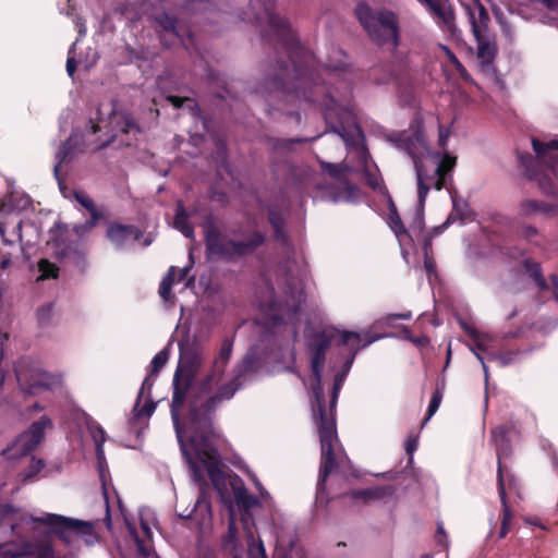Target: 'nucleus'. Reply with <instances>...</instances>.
<instances>
[{"label": "nucleus", "mask_w": 558, "mask_h": 558, "mask_svg": "<svg viewBox=\"0 0 558 558\" xmlns=\"http://www.w3.org/2000/svg\"><path fill=\"white\" fill-rule=\"evenodd\" d=\"M377 136H381V137H385L386 140H389V141H392V140H396L395 137H392L391 135H388L384 132H379L378 134H376ZM398 140H412L410 136H407V137H399Z\"/></svg>", "instance_id": "6e6d98bb"}, {"label": "nucleus", "mask_w": 558, "mask_h": 558, "mask_svg": "<svg viewBox=\"0 0 558 558\" xmlns=\"http://www.w3.org/2000/svg\"><path fill=\"white\" fill-rule=\"evenodd\" d=\"M306 276L305 262L283 255L276 270V282L267 280L257 295L258 340L247 351L231 378H226L223 371L231 356L233 342L229 338L223 339L211 372L199 387L192 390L193 444L199 439L206 440V433H214V411L221 402L230 400L247 377L257 374L264 366L284 362L292 355L291 343L296 337Z\"/></svg>", "instance_id": "f257e3e1"}, {"label": "nucleus", "mask_w": 558, "mask_h": 558, "mask_svg": "<svg viewBox=\"0 0 558 558\" xmlns=\"http://www.w3.org/2000/svg\"><path fill=\"white\" fill-rule=\"evenodd\" d=\"M150 374L146 376L144 379L142 387L138 392V397L136 400V403L134 404V408L132 410V415L130 417V422L134 424L136 421H140L142 418H148L153 415L156 409V403L153 402L149 399V392L154 385V381L151 380Z\"/></svg>", "instance_id": "4be33fe9"}, {"label": "nucleus", "mask_w": 558, "mask_h": 558, "mask_svg": "<svg viewBox=\"0 0 558 558\" xmlns=\"http://www.w3.org/2000/svg\"><path fill=\"white\" fill-rule=\"evenodd\" d=\"M355 13L373 43L377 45H397L398 22L392 12L372 10L365 3H360Z\"/></svg>", "instance_id": "f8f14e48"}, {"label": "nucleus", "mask_w": 558, "mask_h": 558, "mask_svg": "<svg viewBox=\"0 0 558 558\" xmlns=\"http://www.w3.org/2000/svg\"><path fill=\"white\" fill-rule=\"evenodd\" d=\"M29 204L31 199L28 196L19 193H11L1 203L0 213L4 214L15 210H23L27 208Z\"/></svg>", "instance_id": "c85d7f7f"}, {"label": "nucleus", "mask_w": 558, "mask_h": 558, "mask_svg": "<svg viewBox=\"0 0 558 558\" xmlns=\"http://www.w3.org/2000/svg\"><path fill=\"white\" fill-rule=\"evenodd\" d=\"M173 226L179 230L185 238L192 239L194 236V230L192 225L189 222V215L181 203L177 205V213L173 221Z\"/></svg>", "instance_id": "7c9ffc66"}, {"label": "nucleus", "mask_w": 558, "mask_h": 558, "mask_svg": "<svg viewBox=\"0 0 558 558\" xmlns=\"http://www.w3.org/2000/svg\"><path fill=\"white\" fill-rule=\"evenodd\" d=\"M32 408H33L34 410H43V407H40L37 402L33 403V404H32Z\"/></svg>", "instance_id": "e2e57ef3"}, {"label": "nucleus", "mask_w": 558, "mask_h": 558, "mask_svg": "<svg viewBox=\"0 0 558 558\" xmlns=\"http://www.w3.org/2000/svg\"><path fill=\"white\" fill-rule=\"evenodd\" d=\"M384 337L372 336L369 332H366L363 341L362 336L357 332L341 331L333 327H326L308 337L307 345L311 353L312 372L319 379V372L324 369L326 351L333 344H341L348 348L350 355L345 362H348V368H351L355 355L361 349Z\"/></svg>", "instance_id": "6e6552de"}, {"label": "nucleus", "mask_w": 558, "mask_h": 558, "mask_svg": "<svg viewBox=\"0 0 558 558\" xmlns=\"http://www.w3.org/2000/svg\"><path fill=\"white\" fill-rule=\"evenodd\" d=\"M536 233H537V230L534 227H532V226H525L523 228V234L527 239L533 238L534 235H536Z\"/></svg>", "instance_id": "603ef678"}, {"label": "nucleus", "mask_w": 558, "mask_h": 558, "mask_svg": "<svg viewBox=\"0 0 558 558\" xmlns=\"http://www.w3.org/2000/svg\"><path fill=\"white\" fill-rule=\"evenodd\" d=\"M492 440L494 441L497 450V458H498V488H499V498L501 501L502 510H504V517H502V523L510 524L512 520V511L510 510L508 504H507V497H506V486L504 482V470L501 464V459L507 457L510 452L508 440H507V430L504 426H498L495 429L492 430Z\"/></svg>", "instance_id": "a211bd4d"}, {"label": "nucleus", "mask_w": 558, "mask_h": 558, "mask_svg": "<svg viewBox=\"0 0 558 558\" xmlns=\"http://www.w3.org/2000/svg\"><path fill=\"white\" fill-rule=\"evenodd\" d=\"M415 344L423 345L427 342V338H410Z\"/></svg>", "instance_id": "13d9d810"}, {"label": "nucleus", "mask_w": 558, "mask_h": 558, "mask_svg": "<svg viewBox=\"0 0 558 558\" xmlns=\"http://www.w3.org/2000/svg\"><path fill=\"white\" fill-rule=\"evenodd\" d=\"M440 402H441V395L439 393V391H436L430 399L428 410H427V415L425 417L424 423H426L428 420H430V417L437 412V410L440 405Z\"/></svg>", "instance_id": "79ce46f5"}, {"label": "nucleus", "mask_w": 558, "mask_h": 558, "mask_svg": "<svg viewBox=\"0 0 558 558\" xmlns=\"http://www.w3.org/2000/svg\"><path fill=\"white\" fill-rule=\"evenodd\" d=\"M395 495V488L391 485L375 486L364 489L354 490L353 498L361 499L364 502L386 501Z\"/></svg>", "instance_id": "bb28decb"}, {"label": "nucleus", "mask_w": 558, "mask_h": 558, "mask_svg": "<svg viewBox=\"0 0 558 558\" xmlns=\"http://www.w3.org/2000/svg\"><path fill=\"white\" fill-rule=\"evenodd\" d=\"M527 523L541 526V524L536 520H526Z\"/></svg>", "instance_id": "69168bd1"}, {"label": "nucleus", "mask_w": 558, "mask_h": 558, "mask_svg": "<svg viewBox=\"0 0 558 558\" xmlns=\"http://www.w3.org/2000/svg\"><path fill=\"white\" fill-rule=\"evenodd\" d=\"M143 13L148 14V11L146 10L145 7L143 8Z\"/></svg>", "instance_id": "774afa93"}, {"label": "nucleus", "mask_w": 558, "mask_h": 558, "mask_svg": "<svg viewBox=\"0 0 558 558\" xmlns=\"http://www.w3.org/2000/svg\"><path fill=\"white\" fill-rule=\"evenodd\" d=\"M120 513L124 520L129 534L133 538L136 544L137 554L141 558H158L156 555L153 542H151V530L148 523V517L150 515L149 511L141 512V525L140 529L132 523L126 517L120 500H118Z\"/></svg>", "instance_id": "dca6fc26"}, {"label": "nucleus", "mask_w": 558, "mask_h": 558, "mask_svg": "<svg viewBox=\"0 0 558 558\" xmlns=\"http://www.w3.org/2000/svg\"><path fill=\"white\" fill-rule=\"evenodd\" d=\"M84 34H85V29L80 28V35H84Z\"/></svg>", "instance_id": "338daca9"}, {"label": "nucleus", "mask_w": 558, "mask_h": 558, "mask_svg": "<svg viewBox=\"0 0 558 558\" xmlns=\"http://www.w3.org/2000/svg\"><path fill=\"white\" fill-rule=\"evenodd\" d=\"M445 538H446V535H445L444 527L441 524H439L437 527V541L439 544L445 546L446 545Z\"/></svg>", "instance_id": "864d4df0"}, {"label": "nucleus", "mask_w": 558, "mask_h": 558, "mask_svg": "<svg viewBox=\"0 0 558 558\" xmlns=\"http://www.w3.org/2000/svg\"><path fill=\"white\" fill-rule=\"evenodd\" d=\"M49 313H50V306L41 307L38 311V318H39V320L44 322L48 317Z\"/></svg>", "instance_id": "5fc2aeb1"}, {"label": "nucleus", "mask_w": 558, "mask_h": 558, "mask_svg": "<svg viewBox=\"0 0 558 558\" xmlns=\"http://www.w3.org/2000/svg\"><path fill=\"white\" fill-rule=\"evenodd\" d=\"M222 171H225L231 179H233V173L231 171V168L227 160L225 159V156L221 157V160L218 165V174L222 175Z\"/></svg>", "instance_id": "a18cd8bd"}, {"label": "nucleus", "mask_w": 558, "mask_h": 558, "mask_svg": "<svg viewBox=\"0 0 558 558\" xmlns=\"http://www.w3.org/2000/svg\"><path fill=\"white\" fill-rule=\"evenodd\" d=\"M347 157L341 163H331L319 160L320 173L311 170L308 167L295 168L292 170L293 186L296 193L295 201L281 196L269 205L268 218L274 229L276 242L282 254L290 259L304 258L298 255L290 245L283 227L284 211L291 208L295 202H301L302 193L311 195L314 199H322L332 203H356L361 198V190L348 181V172L361 170L365 174L366 183L373 189L380 187L381 180L376 173V166L373 162L365 142H344Z\"/></svg>", "instance_id": "7ed1b4c3"}, {"label": "nucleus", "mask_w": 558, "mask_h": 558, "mask_svg": "<svg viewBox=\"0 0 558 558\" xmlns=\"http://www.w3.org/2000/svg\"><path fill=\"white\" fill-rule=\"evenodd\" d=\"M205 240L210 257L233 259L253 253L264 242V235L253 231L229 239L221 235L211 221L205 226Z\"/></svg>", "instance_id": "9d476101"}, {"label": "nucleus", "mask_w": 558, "mask_h": 558, "mask_svg": "<svg viewBox=\"0 0 558 558\" xmlns=\"http://www.w3.org/2000/svg\"><path fill=\"white\" fill-rule=\"evenodd\" d=\"M425 5L429 12L437 19L440 24L450 34H456L454 15L453 11L445 0H417Z\"/></svg>", "instance_id": "b1692460"}, {"label": "nucleus", "mask_w": 558, "mask_h": 558, "mask_svg": "<svg viewBox=\"0 0 558 558\" xmlns=\"http://www.w3.org/2000/svg\"><path fill=\"white\" fill-rule=\"evenodd\" d=\"M87 426L89 434L95 442L98 462L101 465L102 460H105L104 444L106 441V433L104 428L95 422L88 423Z\"/></svg>", "instance_id": "2f4dec72"}, {"label": "nucleus", "mask_w": 558, "mask_h": 558, "mask_svg": "<svg viewBox=\"0 0 558 558\" xmlns=\"http://www.w3.org/2000/svg\"><path fill=\"white\" fill-rule=\"evenodd\" d=\"M175 276L177 268L171 266L160 282L159 294L165 302H171L173 299V295L171 294V288L175 282Z\"/></svg>", "instance_id": "473e14b6"}, {"label": "nucleus", "mask_w": 558, "mask_h": 558, "mask_svg": "<svg viewBox=\"0 0 558 558\" xmlns=\"http://www.w3.org/2000/svg\"><path fill=\"white\" fill-rule=\"evenodd\" d=\"M514 485H515V481H514V478H511L508 484L509 489H511Z\"/></svg>", "instance_id": "0e129e2a"}, {"label": "nucleus", "mask_w": 558, "mask_h": 558, "mask_svg": "<svg viewBox=\"0 0 558 558\" xmlns=\"http://www.w3.org/2000/svg\"><path fill=\"white\" fill-rule=\"evenodd\" d=\"M150 17L154 19V21L156 22V26L160 31H162L173 37L182 36L181 28H180L178 22L174 19L170 17L168 14L157 13L155 15H150Z\"/></svg>", "instance_id": "c756f323"}, {"label": "nucleus", "mask_w": 558, "mask_h": 558, "mask_svg": "<svg viewBox=\"0 0 558 558\" xmlns=\"http://www.w3.org/2000/svg\"><path fill=\"white\" fill-rule=\"evenodd\" d=\"M465 330L472 340V342L469 344V348L481 362L484 371L485 381L487 383L488 367L486 365V360L490 361L493 357L497 356V349L500 347L499 341L495 336L488 332L480 331L472 327H468Z\"/></svg>", "instance_id": "f3484780"}, {"label": "nucleus", "mask_w": 558, "mask_h": 558, "mask_svg": "<svg viewBox=\"0 0 558 558\" xmlns=\"http://www.w3.org/2000/svg\"><path fill=\"white\" fill-rule=\"evenodd\" d=\"M167 101H169L174 108H181L184 104H186V108L189 109L191 116L201 123L204 132H196L195 137H205V136H214L218 130L219 123L211 117L201 116L196 105L191 98L187 97H178V96H168Z\"/></svg>", "instance_id": "412c9836"}, {"label": "nucleus", "mask_w": 558, "mask_h": 558, "mask_svg": "<svg viewBox=\"0 0 558 558\" xmlns=\"http://www.w3.org/2000/svg\"><path fill=\"white\" fill-rule=\"evenodd\" d=\"M5 229H4V223L0 221V235L2 236V242L4 245H13L14 244V241L13 240H9L5 234Z\"/></svg>", "instance_id": "8fccbe9b"}, {"label": "nucleus", "mask_w": 558, "mask_h": 558, "mask_svg": "<svg viewBox=\"0 0 558 558\" xmlns=\"http://www.w3.org/2000/svg\"><path fill=\"white\" fill-rule=\"evenodd\" d=\"M292 69L278 62L270 69L254 93L267 97L272 110L294 117L299 123L301 114L296 102L316 104L323 111L326 131L323 135L338 136L341 140H365L366 134L357 125L350 110L352 99V74L343 65L326 64L324 77L312 69V57L300 60L291 58Z\"/></svg>", "instance_id": "f03ea898"}, {"label": "nucleus", "mask_w": 558, "mask_h": 558, "mask_svg": "<svg viewBox=\"0 0 558 558\" xmlns=\"http://www.w3.org/2000/svg\"><path fill=\"white\" fill-rule=\"evenodd\" d=\"M90 142H62L57 151V163L53 167V173L58 181L59 190L64 197H68L65 193L64 180L61 177V169L63 166L69 165L73 161L80 160L89 154V151L99 150L105 147L109 142H105L102 145L95 148H89Z\"/></svg>", "instance_id": "2eb2a0df"}, {"label": "nucleus", "mask_w": 558, "mask_h": 558, "mask_svg": "<svg viewBox=\"0 0 558 558\" xmlns=\"http://www.w3.org/2000/svg\"><path fill=\"white\" fill-rule=\"evenodd\" d=\"M100 477L102 480V489H104V511H105V518L104 522L109 531H111V514H110V508H109V496H108V489L106 486V483L104 482V472L100 470Z\"/></svg>", "instance_id": "58836bf2"}, {"label": "nucleus", "mask_w": 558, "mask_h": 558, "mask_svg": "<svg viewBox=\"0 0 558 558\" xmlns=\"http://www.w3.org/2000/svg\"><path fill=\"white\" fill-rule=\"evenodd\" d=\"M0 255H1L0 268L2 270H4L11 265V259H12L13 255H12V253H1V252H0Z\"/></svg>", "instance_id": "49530a36"}, {"label": "nucleus", "mask_w": 558, "mask_h": 558, "mask_svg": "<svg viewBox=\"0 0 558 558\" xmlns=\"http://www.w3.org/2000/svg\"><path fill=\"white\" fill-rule=\"evenodd\" d=\"M16 241L20 242V251L23 252L24 251V246H23V243H22V221H20L17 225H16Z\"/></svg>", "instance_id": "3c124183"}, {"label": "nucleus", "mask_w": 558, "mask_h": 558, "mask_svg": "<svg viewBox=\"0 0 558 558\" xmlns=\"http://www.w3.org/2000/svg\"><path fill=\"white\" fill-rule=\"evenodd\" d=\"M96 520H78L43 512L29 514L11 505H0V527H9L14 538L0 544V558H68L56 553L50 536L65 546L77 547L82 539L86 545L98 541Z\"/></svg>", "instance_id": "20e7f679"}, {"label": "nucleus", "mask_w": 558, "mask_h": 558, "mask_svg": "<svg viewBox=\"0 0 558 558\" xmlns=\"http://www.w3.org/2000/svg\"><path fill=\"white\" fill-rule=\"evenodd\" d=\"M350 369L351 368H348V362H345L342 371L336 375L328 408L325 404L324 392L322 389L323 369L319 372V379L312 372L313 383L311 385V390L314 399L312 404L313 418L319 435L322 450L320 472L317 481L316 493L317 499H320L325 493V482L328 475L338 466V464H340L344 456L342 449L339 447L335 409L339 392Z\"/></svg>", "instance_id": "423d86ee"}, {"label": "nucleus", "mask_w": 558, "mask_h": 558, "mask_svg": "<svg viewBox=\"0 0 558 558\" xmlns=\"http://www.w3.org/2000/svg\"><path fill=\"white\" fill-rule=\"evenodd\" d=\"M397 149L412 160L417 184V209L410 229H405L398 213L389 214V226L399 242L401 254L408 263L405 248L423 231V210L430 189L440 191L456 166V157L447 151V142H395Z\"/></svg>", "instance_id": "39448f33"}, {"label": "nucleus", "mask_w": 558, "mask_h": 558, "mask_svg": "<svg viewBox=\"0 0 558 558\" xmlns=\"http://www.w3.org/2000/svg\"><path fill=\"white\" fill-rule=\"evenodd\" d=\"M252 480L255 483V485H256V487H257V489L259 492L260 497L262 498H267L269 496L268 492L262 486L259 481L255 476H252Z\"/></svg>", "instance_id": "09e8293b"}, {"label": "nucleus", "mask_w": 558, "mask_h": 558, "mask_svg": "<svg viewBox=\"0 0 558 558\" xmlns=\"http://www.w3.org/2000/svg\"><path fill=\"white\" fill-rule=\"evenodd\" d=\"M193 558H216V556L213 549L205 546H199L196 549V553Z\"/></svg>", "instance_id": "c03bdc74"}, {"label": "nucleus", "mask_w": 558, "mask_h": 558, "mask_svg": "<svg viewBox=\"0 0 558 558\" xmlns=\"http://www.w3.org/2000/svg\"><path fill=\"white\" fill-rule=\"evenodd\" d=\"M525 269L530 277L534 280L535 284L541 291L553 290L554 298L558 301V277L557 275L550 276V284L546 282L542 276L541 267L537 263H533L529 259L524 262Z\"/></svg>", "instance_id": "a878e982"}, {"label": "nucleus", "mask_w": 558, "mask_h": 558, "mask_svg": "<svg viewBox=\"0 0 558 558\" xmlns=\"http://www.w3.org/2000/svg\"><path fill=\"white\" fill-rule=\"evenodd\" d=\"M219 143H220V145L218 147L219 154L223 155L225 154V145H223L225 142H219Z\"/></svg>", "instance_id": "680f3d73"}, {"label": "nucleus", "mask_w": 558, "mask_h": 558, "mask_svg": "<svg viewBox=\"0 0 558 558\" xmlns=\"http://www.w3.org/2000/svg\"><path fill=\"white\" fill-rule=\"evenodd\" d=\"M549 8L558 5V0H544Z\"/></svg>", "instance_id": "bf43d9fd"}, {"label": "nucleus", "mask_w": 558, "mask_h": 558, "mask_svg": "<svg viewBox=\"0 0 558 558\" xmlns=\"http://www.w3.org/2000/svg\"><path fill=\"white\" fill-rule=\"evenodd\" d=\"M170 344L171 343H169L168 345H170ZM168 359H169V347H166L165 349L159 351L153 357L151 363H150L151 368H150L149 374L156 376L160 372V369L165 366Z\"/></svg>", "instance_id": "f704fd0d"}, {"label": "nucleus", "mask_w": 558, "mask_h": 558, "mask_svg": "<svg viewBox=\"0 0 558 558\" xmlns=\"http://www.w3.org/2000/svg\"><path fill=\"white\" fill-rule=\"evenodd\" d=\"M463 7L477 43L476 57L478 63L483 69H486L492 64L498 51L495 35L487 28L489 22L488 12L478 0H472L470 3L463 4Z\"/></svg>", "instance_id": "9b49d317"}, {"label": "nucleus", "mask_w": 558, "mask_h": 558, "mask_svg": "<svg viewBox=\"0 0 558 558\" xmlns=\"http://www.w3.org/2000/svg\"><path fill=\"white\" fill-rule=\"evenodd\" d=\"M519 351H498L497 356L490 361H497L500 366H508L519 361Z\"/></svg>", "instance_id": "4c0bfd02"}, {"label": "nucleus", "mask_w": 558, "mask_h": 558, "mask_svg": "<svg viewBox=\"0 0 558 558\" xmlns=\"http://www.w3.org/2000/svg\"><path fill=\"white\" fill-rule=\"evenodd\" d=\"M265 20L269 26V31L278 37L279 40L284 44H289L293 40V36L290 29V25L286 20L276 14L275 12L266 9L263 17H258V22Z\"/></svg>", "instance_id": "393cba45"}, {"label": "nucleus", "mask_w": 558, "mask_h": 558, "mask_svg": "<svg viewBox=\"0 0 558 558\" xmlns=\"http://www.w3.org/2000/svg\"><path fill=\"white\" fill-rule=\"evenodd\" d=\"M118 125L121 132L125 135L136 136L140 133V128L135 123L134 119L128 114L119 117Z\"/></svg>", "instance_id": "72a5a7b5"}, {"label": "nucleus", "mask_w": 558, "mask_h": 558, "mask_svg": "<svg viewBox=\"0 0 558 558\" xmlns=\"http://www.w3.org/2000/svg\"><path fill=\"white\" fill-rule=\"evenodd\" d=\"M418 446V437L413 436L409 437L405 441V451L410 456V461L412 460V456Z\"/></svg>", "instance_id": "37998d69"}, {"label": "nucleus", "mask_w": 558, "mask_h": 558, "mask_svg": "<svg viewBox=\"0 0 558 558\" xmlns=\"http://www.w3.org/2000/svg\"><path fill=\"white\" fill-rule=\"evenodd\" d=\"M517 215L522 219H529L538 215L546 217L556 216L558 215V204L524 198L518 204Z\"/></svg>", "instance_id": "5701e85b"}, {"label": "nucleus", "mask_w": 558, "mask_h": 558, "mask_svg": "<svg viewBox=\"0 0 558 558\" xmlns=\"http://www.w3.org/2000/svg\"><path fill=\"white\" fill-rule=\"evenodd\" d=\"M451 198H452V205H453L452 211L450 213V215L448 216L446 221L441 226L436 228L437 233L442 232L447 226L452 225L456 221H460L461 223H463L468 219V216H469L468 204L463 199L458 198L456 196H451Z\"/></svg>", "instance_id": "cd10ccee"}, {"label": "nucleus", "mask_w": 558, "mask_h": 558, "mask_svg": "<svg viewBox=\"0 0 558 558\" xmlns=\"http://www.w3.org/2000/svg\"><path fill=\"white\" fill-rule=\"evenodd\" d=\"M66 198H74L82 207L88 210L90 219L84 225L74 226L72 232L77 238H82L86 232H89L97 222L102 218V214L97 209L94 201L83 191H72L65 186Z\"/></svg>", "instance_id": "6ab92c4d"}, {"label": "nucleus", "mask_w": 558, "mask_h": 558, "mask_svg": "<svg viewBox=\"0 0 558 558\" xmlns=\"http://www.w3.org/2000/svg\"><path fill=\"white\" fill-rule=\"evenodd\" d=\"M38 270L40 272L38 280L57 278L59 272V268L48 259H41L38 263Z\"/></svg>", "instance_id": "e433bc0d"}, {"label": "nucleus", "mask_w": 558, "mask_h": 558, "mask_svg": "<svg viewBox=\"0 0 558 558\" xmlns=\"http://www.w3.org/2000/svg\"><path fill=\"white\" fill-rule=\"evenodd\" d=\"M143 236L134 226L111 223L107 229V238L117 250H129Z\"/></svg>", "instance_id": "aec40b11"}, {"label": "nucleus", "mask_w": 558, "mask_h": 558, "mask_svg": "<svg viewBox=\"0 0 558 558\" xmlns=\"http://www.w3.org/2000/svg\"><path fill=\"white\" fill-rule=\"evenodd\" d=\"M49 233L48 246L57 257L66 259L82 268L86 266L87 248L85 244L78 240H70L65 226L56 223Z\"/></svg>", "instance_id": "4468645a"}, {"label": "nucleus", "mask_w": 558, "mask_h": 558, "mask_svg": "<svg viewBox=\"0 0 558 558\" xmlns=\"http://www.w3.org/2000/svg\"><path fill=\"white\" fill-rule=\"evenodd\" d=\"M192 265H193V257H192V254H190V264L179 270L178 280H177L178 282L185 280L184 288H189L194 282L193 277L187 278V275L192 268Z\"/></svg>", "instance_id": "a19ab883"}, {"label": "nucleus", "mask_w": 558, "mask_h": 558, "mask_svg": "<svg viewBox=\"0 0 558 558\" xmlns=\"http://www.w3.org/2000/svg\"><path fill=\"white\" fill-rule=\"evenodd\" d=\"M509 525L508 523H502L501 522V529H500V532H499V537H505L509 531Z\"/></svg>", "instance_id": "4d7b16f0"}, {"label": "nucleus", "mask_w": 558, "mask_h": 558, "mask_svg": "<svg viewBox=\"0 0 558 558\" xmlns=\"http://www.w3.org/2000/svg\"><path fill=\"white\" fill-rule=\"evenodd\" d=\"M15 375L20 388L29 395L53 390L62 385L60 374L48 373L40 364L28 360L19 362L15 367Z\"/></svg>", "instance_id": "ddd939ff"}, {"label": "nucleus", "mask_w": 558, "mask_h": 558, "mask_svg": "<svg viewBox=\"0 0 558 558\" xmlns=\"http://www.w3.org/2000/svg\"><path fill=\"white\" fill-rule=\"evenodd\" d=\"M75 68L76 65L74 59L72 57H69L66 60V72L70 76H73Z\"/></svg>", "instance_id": "de8ad7c7"}, {"label": "nucleus", "mask_w": 558, "mask_h": 558, "mask_svg": "<svg viewBox=\"0 0 558 558\" xmlns=\"http://www.w3.org/2000/svg\"><path fill=\"white\" fill-rule=\"evenodd\" d=\"M532 153L517 150L524 175L546 195H558V142H531Z\"/></svg>", "instance_id": "0eeeda50"}, {"label": "nucleus", "mask_w": 558, "mask_h": 558, "mask_svg": "<svg viewBox=\"0 0 558 558\" xmlns=\"http://www.w3.org/2000/svg\"><path fill=\"white\" fill-rule=\"evenodd\" d=\"M51 427V420L44 415L38 421L33 422L27 430L19 435L11 445L1 451V462L8 468L28 463L27 470L17 474L21 481L25 482L33 478L45 466L41 459L36 460L29 454L44 439L45 430Z\"/></svg>", "instance_id": "1a4fd4ad"}, {"label": "nucleus", "mask_w": 558, "mask_h": 558, "mask_svg": "<svg viewBox=\"0 0 558 558\" xmlns=\"http://www.w3.org/2000/svg\"><path fill=\"white\" fill-rule=\"evenodd\" d=\"M411 317H412L411 312L401 313V314H389V315L383 317L381 319H378L375 323L374 326L375 327H380V326H384V325L391 326L396 319H405V320H408Z\"/></svg>", "instance_id": "ea45409f"}, {"label": "nucleus", "mask_w": 558, "mask_h": 558, "mask_svg": "<svg viewBox=\"0 0 558 558\" xmlns=\"http://www.w3.org/2000/svg\"><path fill=\"white\" fill-rule=\"evenodd\" d=\"M151 242H153V239L149 235L145 236V239L143 241V245L148 246Z\"/></svg>", "instance_id": "052dcab7"}, {"label": "nucleus", "mask_w": 558, "mask_h": 558, "mask_svg": "<svg viewBox=\"0 0 558 558\" xmlns=\"http://www.w3.org/2000/svg\"><path fill=\"white\" fill-rule=\"evenodd\" d=\"M430 251H432L430 239H425L424 245H423L424 266H425L429 281L432 280L433 276H436L435 262H434L433 257L429 255Z\"/></svg>", "instance_id": "c9c22d12"}]
</instances>
